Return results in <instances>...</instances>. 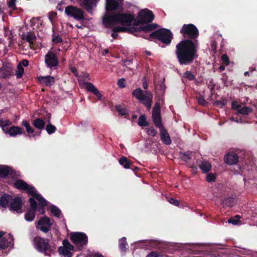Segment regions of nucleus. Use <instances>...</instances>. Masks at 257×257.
I'll return each instance as SVG.
<instances>
[{
    "label": "nucleus",
    "mask_w": 257,
    "mask_h": 257,
    "mask_svg": "<svg viewBox=\"0 0 257 257\" xmlns=\"http://www.w3.org/2000/svg\"><path fill=\"white\" fill-rule=\"evenodd\" d=\"M215 104L220 108H222L226 104V100L221 98V99L215 101Z\"/></svg>",
    "instance_id": "nucleus-46"
},
{
    "label": "nucleus",
    "mask_w": 257,
    "mask_h": 257,
    "mask_svg": "<svg viewBox=\"0 0 257 257\" xmlns=\"http://www.w3.org/2000/svg\"><path fill=\"white\" fill-rule=\"evenodd\" d=\"M24 73V69L21 66L20 64H18L16 71V76L17 78L20 79L22 77Z\"/></svg>",
    "instance_id": "nucleus-40"
},
{
    "label": "nucleus",
    "mask_w": 257,
    "mask_h": 257,
    "mask_svg": "<svg viewBox=\"0 0 257 257\" xmlns=\"http://www.w3.org/2000/svg\"><path fill=\"white\" fill-rule=\"evenodd\" d=\"M22 39L31 44H33L34 42L36 41V36L34 32H29L26 33H23L22 35Z\"/></svg>",
    "instance_id": "nucleus-27"
},
{
    "label": "nucleus",
    "mask_w": 257,
    "mask_h": 257,
    "mask_svg": "<svg viewBox=\"0 0 257 257\" xmlns=\"http://www.w3.org/2000/svg\"><path fill=\"white\" fill-rule=\"evenodd\" d=\"M16 0H10L8 2V6L10 8L15 9L16 6Z\"/></svg>",
    "instance_id": "nucleus-58"
},
{
    "label": "nucleus",
    "mask_w": 257,
    "mask_h": 257,
    "mask_svg": "<svg viewBox=\"0 0 257 257\" xmlns=\"http://www.w3.org/2000/svg\"><path fill=\"white\" fill-rule=\"evenodd\" d=\"M52 42L53 44L56 45L63 42L62 38L59 35H56L54 33L52 35Z\"/></svg>",
    "instance_id": "nucleus-41"
},
{
    "label": "nucleus",
    "mask_w": 257,
    "mask_h": 257,
    "mask_svg": "<svg viewBox=\"0 0 257 257\" xmlns=\"http://www.w3.org/2000/svg\"><path fill=\"white\" fill-rule=\"evenodd\" d=\"M62 243L63 246L58 248L59 253L66 257H72L73 254L70 251L74 250V246L66 239L63 241Z\"/></svg>",
    "instance_id": "nucleus-14"
},
{
    "label": "nucleus",
    "mask_w": 257,
    "mask_h": 257,
    "mask_svg": "<svg viewBox=\"0 0 257 257\" xmlns=\"http://www.w3.org/2000/svg\"><path fill=\"white\" fill-rule=\"evenodd\" d=\"M9 246L8 239L6 237L0 239V248L5 249Z\"/></svg>",
    "instance_id": "nucleus-45"
},
{
    "label": "nucleus",
    "mask_w": 257,
    "mask_h": 257,
    "mask_svg": "<svg viewBox=\"0 0 257 257\" xmlns=\"http://www.w3.org/2000/svg\"><path fill=\"white\" fill-rule=\"evenodd\" d=\"M0 78L7 79L14 75V66L9 62L3 63L0 68Z\"/></svg>",
    "instance_id": "nucleus-13"
},
{
    "label": "nucleus",
    "mask_w": 257,
    "mask_h": 257,
    "mask_svg": "<svg viewBox=\"0 0 257 257\" xmlns=\"http://www.w3.org/2000/svg\"><path fill=\"white\" fill-rule=\"evenodd\" d=\"M50 211L51 212L57 217H59L61 214V210L56 206L54 205H52L50 206Z\"/></svg>",
    "instance_id": "nucleus-36"
},
{
    "label": "nucleus",
    "mask_w": 257,
    "mask_h": 257,
    "mask_svg": "<svg viewBox=\"0 0 257 257\" xmlns=\"http://www.w3.org/2000/svg\"><path fill=\"white\" fill-rule=\"evenodd\" d=\"M105 11L102 23L105 27L110 28L112 27V0H106Z\"/></svg>",
    "instance_id": "nucleus-10"
},
{
    "label": "nucleus",
    "mask_w": 257,
    "mask_h": 257,
    "mask_svg": "<svg viewBox=\"0 0 257 257\" xmlns=\"http://www.w3.org/2000/svg\"><path fill=\"white\" fill-rule=\"evenodd\" d=\"M40 19V17L33 18L30 21L31 26H35Z\"/></svg>",
    "instance_id": "nucleus-57"
},
{
    "label": "nucleus",
    "mask_w": 257,
    "mask_h": 257,
    "mask_svg": "<svg viewBox=\"0 0 257 257\" xmlns=\"http://www.w3.org/2000/svg\"><path fill=\"white\" fill-rule=\"evenodd\" d=\"M36 211L29 209L25 214V219L27 221H32L35 217Z\"/></svg>",
    "instance_id": "nucleus-32"
},
{
    "label": "nucleus",
    "mask_w": 257,
    "mask_h": 257,
    "mask_svg": "<svg viewBox=\"0 0 257 257\" xmlns=\"http://www.w3.org/2000/svg\"><path fill=\"white\" fill-rule=\"evenodd\" d=\"M34 242L35 247L39 251L49 256L54 253L55 248L49 244L48 239L36 236L34 239Z\"/></svg>",
    "instance_id": "nucleus-6"
},
{
    "label": "nucleus",
    "mask_w": 257,
    "mask_h": 257,
    "mask_svg": "<svg viewBox=\"0 0 257 257\" xmlns=\"http://www.w3.org/2000/svg\"><path fill=\"white\" fill-rule=\"evenodd\" d=\"M13 196L8 193H5L0 197V205L4 207H9Z\"/></svg>",
    "instance_id": "nucleus-25"
},
{
    "label": "nucleus",
    "mask_w": 257,
    "mask_h": 257,
    "mask_svg": "<svg viewBox=\"0 0 257 257\" xmlns=\"http://www.w3.org/2000/svg\"><path fill=\"white\" fill-rule=\"evenodd\" d=\"M22 124L26 130V132L29 134H32L34 133V129L30 125L29 122L27 120H23Z\"/></svg>",
    "instance_id": "nucleus-34"
},
{
    "label": "nucleus",
    "mask_w": 257,
    "mask_h": 257,
    "mask_svg": "<svg viewBox=\"0 0 257 257\" xmlns=\"http://www.w3.org/2000/svg\"><path fill=\"white\" fill-rule=\"evenodd\" d=\"M198 103L202 106H206L207 104V102L205 100L203 96H200L197 98Z\"/></svg>",
    "instance_id": "nucleus-54"
},
{
    "label": "nucleus",
    "mask_w": 257,
    "mask_h": 257,
    "mask_svg": "<svg viewBox=\"0 0 257 257\" xmlns=\"http://www.w3.org/2000/svg\"><path fill=\"white\" fill-rule=\"evenodd\" d=\"M49 15V19L51 22H52L53 17H55L57 14L56 13L51 12Z\"/></svg>",
    "instance_id": "nucleus-64"
},
{
    "label": "nucleus",
    "mask_w": 257,
    "mask_h": 257,
    "mask_svg": "<svg viewBox=\"0 0 257 257\" xmlns=\"http://www.w3.org/2000/svg\"><path fill=\"white\" fill-rule=\"evenodd\" d=\"M119 163L125 169L132 168V167H133L132 162L125 156H123L119 159Z\"/></svg>",
    "instance_id": "nucleus-30"
},
{
    "label": "nucleus",
    "mask_w": 257,
    "mask_h": 257,
    "mask_svg": "<svg viewBox=\"0 0 257 257\" xmlns=\"http://www.w3.org/2000/svg\"><path fill=\"white\" fill-rule=\"evenodd\" d=\"M167 200L170 204L176 206H179L180 202L178 200L175 199L172 197H170L167 198Z\"/></svg>",
    "instance_id": "nucleus-50"
},
{
    "label": "nucleus",
    "mask_w": 257,
    "mask_h": 257,
    "mask_svg": "<svg viewBox=\"0 0 257 257\" xmlns=\"http://www.w3.org/2000/svg\"><path fill=\"white\" fill-rule=\"evenodd\" d=\"M123 0H113V12L116 10H123Z\"/></svg>",
    "instance_id": "nucleus-33"
},
{
    "label": "nucleus",
    "mask_w": 257,
    "mask_h": 257,
    "mask_svg": "<svg viewBox=\"0 0 257 257\" xmlns=\"http://www.w3.org/2000/svg\"><path fill=\"white\" fill-rule=\"evenodd\" d=\"M206 181L208 182H214L216 180V176L212 173H207L206 175Z\"/></svg>",
    "instance_id": "nucleus-47"
},
{
    "label": "nucleus",
    "mask_w": 257,
    "mask_h": 257,
    "mask_svg": "<svg viewBox=\"0 0 257 257\" xmlns=\"http://www.w3.org/2000/svg\"><path fill=\"white\" fill-rule=\"evenodd\" d=\"M15 188L21 191H26L30 195V192H33L36 189L34 186L29 185L26 182L22 179H17L14 183Z\"/></svg>",
    "instance_id": "nucleus-17"
},
{
    "label": "nucleus",
    "mask_w": 257,
    "mask_h": 257,
    "mask_svg": "<svg viewBox=\"0 0 257 257\" xmlns=\"http://www.w3.org/2000/svg\"><path fill=\"white\" fill-rule=\"evenodd\" d=\"M33 124L36 128L42 130L44 129L45 123L42 119L38 118L34 120Z\"/></svg>",
    "instance_id": "nucleus-31"
},
{
    "label": "nucleus",
    "mask_w": 257,
    "mask_h": 257,
    "mask_svg": "<svg viewBox=\"0 0 257 257\" xmlns=\"http://www.w3.org/2000/svg\"><path fill=\"white\" fill-rule=\"evenodd\" d=\"M156 87L158 89L162 91H164L166 89V86L164 82L163 81L159 82L156 85Z\"/></svg>",
    "instance_id": "nucleus-53"
},
{
    "label": "nucleus",
    "mask_w": 257,
    "mask_h": 257,
    "mask_svg": "<svg viewBox=\"0 0 257 257\" xmlns=\"http://www.w3.org/2000/svg\"><path fill=\"white\" fill-rule=\"evenodd\" d=\"M146 257H159V254L157 251H152Z\"/></svg>",
    "instance_id": "nucleus-59"
},
{
    "label": "nucleus",
    "mask_w": 257,
    "mask_h": 257,
    "mask_svg": "<svg viewBox=\"0 0 257 257\" xmlns=\"http://www.w3.org/2000/svg\"><path fill=\"white\" fill-rule=\"evenodd\" d=\"M191 153L190 152H185L182 155V159L183 160L185 161H187L191 159L190 156Z\"/></svg>",
    "instance_id": "nucleus-55"
},
{
    "label": "nucleus",
    "mask_w": 257,
    "mask_h": 257,
    "mask_svg": "<svg viewBox=\"0 0 257 257\" xmlns=\"http://www.w3.org/2000/svg\"><path fill=\"white\" fill-rule=\"evenodd\" d=\"M158 25L156 24L151 23V24L144 25L138 27H132L128 28L125 27H114L113 32H124L128 31L134 35H137L136 33L141 32L142 31H151L157 28Z\"/></svg>",
    "instance_id": "nucleus-5"
},
{
    "label": "nucleus",
    "mask_w": 257,
    "mask_h": 257,
    "mask_svg": "<svg viewBox=\"0 0 257 257\" xmlns=\"http://www.w3.org/2000/svg\"><path fill=\"white\" fill-rule=\"evenodd\" d=\"M184 77L189 80H193L195 78L194 75L190 71H186L184 74Z\"/></svg>",
    "instance_id": "nucleus-49"
},
{
    "label": "nucleus",
    "mask_w": 257,
    "mask_h": 257,
    "mask_svg": "<svg viewBox=\"0 0 257 257\" xmlns=\"http://www.w3.org/2000/svg\"><path fill=\"white\" fill-rule=\"evenodd\" d=\"M116 111L118 113L122 116H126L128 114L127 110L125 107L120 105H116L115 106Z\"/></svg>",
    "instance_id": "nucleus-38"
},
{
    "label": "nucleus",
    "mask_w": 257,
    "mask_h": 257,
    "mask_svg": "<svg viewBox=\"0 0 257 257\" xmlns=\"http://www.w3.org/2000/svg\"><path fill=\"white\" fill-rule=\"evenodd\" d=\"M8 123H6L3 126V130L6 134L10 135L11 137H15L17 135H24L25 136L31 137V136L26 134L24 129L18 126L13 125L10 127H8L7 126Z\"/></svg>",
    "instance_id": "nucleus-11"
},
{
    "label": "nucleus",
    "mask_w": 257,
    "mask_h": 257,
    "mask_svg": "<svg viewBox=\"0 0 257 257\" xmlns=\"http://www.w3.org/2000/svg\"><path fill=\"white\" fill-rule=\"evenodd\" d=\"M35 189L33 192H30V195L36 199L40 203V206H46L47 205V200L40 194L37 193Z\"/></svg>",
    "instance_id": "nucleus-26"
},
{
    "label": "nucleus",
    "mask_w": 257,
    "mask_h": 257,
    "mask_svg": "<svg viewBox=\"0 0 257 257\" xmlns=\"http://www.w3.org/2000/svg\"><path fill=\"white\" fill-rule=\"evenodd\" d=\"M70 239L79 250H81L88 243V237L85 233L82 232L70 233Z\"/></svg>",
    "instance_id": "nucleus-7"
},
{
    "label": "nucleus",
    "mask_w": 257,
    "mask_h": 257,
    "mask_svg": "<svg viewBox=\"0 0 257 257\" xmlns=\"http://www.w3.org/2000/svg\"><path fill=\"white\" fill-rule=\"evenodd\" d=\"M117 84L120 88H123L125 87V80L122 78L118 80Z\"/></svg>",
    "instance_id": "nucleus-52"
},
{
    "label": "nucleus",
    "mask_w": 257,
    "mask_h": 257,
    "mask_svg": "<svg viewBox=\"0 0 257 257\" xmlns=\"http://www.w3.org/2000/svg\"><path fill=\"white\" fill-rule=\"evenodd\" d=\"M81 7L85 9L89 13H92L93 7L96 6L98 0H78Z\"/></svg>",
    "instance_id": "nucleus-20"
},
{
    "label": "nucleus",
    "mask_w": 257,
    "mask_h": 257,
    "mask_svg": "<svg viewBox=\"0 0 257 257\" xmlns=\"http://www.w3.org/2000/svg\"><path fill=\"white\" fill-rule=\"evenodd\" d=\"M173 38L171 31L168 29L161 28L155 30L149 35V40L156 39L161 41L166 45H169Z\"/></svg>",
    "instance_id": "nucleus-2"
},
{
    "label": "nucleus",
    "mask_w": 257,
    "mask_h": 257,
    "mask_svg": "<svg viewBox=\"0 0 257 257\" xmlns=\"http://www.w3.org/2000/svg\"><path fill=\"white\" fill-rule=\"evenodd\" d=\"M38 79L41 83L46 86H51L55 83V78L49 75L38 77Z\"/></svg>",
    "instance_id": "nucleus-24"
},
{
    "label": "nucleus",
    "mask_w": 257,
    "mask_h": 257,
    "mask_svg": "<svg viewBox=\"0 0 257 257\" xmlns=\"http://www.w3.org/2000/svg\"><path fill=\"white\" fill-rule=\"evenodd\" d=\"M149 31H142L141 32H138L136 33L137 35H135L136 36H140L144 38H145L146 39L149 40V35H147V34H145L146 32H148Z\"/></svg>",
    "instance_id": "nucleus-56"
},
{
    "label": "nucleus",
    "mask_w": 257,
    "mask_h": 257,
    "mask_svg": "<svg viewBox=\"0 0 257 257\" xmlns=\"http://www.w3.org/2000/svg\"><path fill=\"white\" fill-rule=\"evenodd\" d=\"M238 113L244 115H247L249 112L252 111V109L250 107L247 106H244L241 107L240 106H238Z\"/></svg>",
    "instance_id": "nucleus-37"
},
{
    "label": "nucleus",
    "mask_w": 257,
    "mask_h": 257,
    "mask_svg": "<svg viewBox=\"0 0 257 257\" xmlns=\"http://www.w3.org/2000/svg\"><path fill=\"white\" fill-rule=\"evenodd\" d=\"M180 33L184 38L188 39L181 40L176 45L175 55L180 65H189L198 56L199 41L197 38L199 32L194 24H189L183 25Z\"/></svg>",
    "instance_id": "nucleus-1"
},
{
    "label": "nucleus",
    "mask_w": 257,
    "mask_h": 257,
    "mask_svg": "<svg viewBox=\"0 0 257 257\" xmlns=\"http://www.w3.org/2000/svg\"><path fill=\"white\" fill-rule=\"evenodd\" d=\"M147 134L152 137H155L157 134V131L154 128L153 126H150L147 128Z\"/></svg>",
    "instance_id": "nucleus-48"
},
{
    "label": "nucleus",
    "mask_w": 257,
    "mask_h": 257,
    "mask_svg": "<svg viewBox=\"0 0 257 257\" xmlns=\"http://www.w3.org/2000/svg\"><path fill=\"white\" fill-rule=\"evenodd\" d=\"M132 95L146 107L150 109L153 103V94L148 91H144L141 88H136L132 92Z\"/></svg>",
    "instance_id": "nucleus-4"
},
{
    "label": "nucleus",
    "mask_w": 257,
    "mask_h": 257,
    "mask_svg": "<svg viewBox=\"0 0 257 257\" xmlns=\"http://www.w3.org/2000/svg\"><path fill=\"white\" fill-rule=\"evenodd\" d=\"M122 62L123 63V64L126 66H129L133 63L132 60H127V59H124L122 60Z\"/></svg>",
    "instance_id": "nucleus-62"
},
{
    "label": "nucleus",
    "mask_w": 257,
    "mask_h": 257,
    "mask_svg": "<svg viewBox=\"0 0 257 257\" xmlns=\"http://www.w3.org/2000/svg\"><path fill=\"white\" fill-rule=\"evenodd\" d=\"M136 18L135 16L129 13H116L113 12V24L118 23L124 26L130 27L132 25L137 26L136 24Z\"/></svg>",
    "instance_id": "nucleus-3"
},
{
    "label": "nucleus",
    "mask_w": 257,
    "mask_h": 257,
    "mask_svg": "<svg viewBox=\"0 0 257 257\" xmlns=\"http://www.w3.org/2000/svg\"><path fill=\"white\" fill-rule=\"evenodd\" d=\"M236 203L235 199L233 197H224L221 200V204L223 207L233 206Z\"/></svg>",
    "instance_id": "nucleus-28"
},
{
    "label": "nucleus",
    "mask_w": 257,
    "mask_h": 257,
    "mask_svg": "<svg viewBox=\"0 0 257 257\" xmlns=\"http://www.w3.org/2000/svg\"><path fill=\"white\" fill-rule=\"evenodd\" d=\"M8 175H11L12 178L16 177V171L8 166L0 165V178H5Z\"/></svg>",
    "instance_id": "nucleus-18"
},
{
    "label": "nucleus",
    "mask_w": 257,
    "mask_h": 257,
    "mask_svg": "<svg viewBox=\"0 0 257 257\" xmlns=\"http://www.w3.org/2000/svg\"><path fill=\"white\" fill-rule=\"evenodd\" d=\"M238 157L236 153L232 152L228 153L224 157L225 162L229 165L236 164L238 162Z\"/></svg>",
    "instance_id": "nucleus-23"
},
{
    "label": "nucleus",
    "mask_w": 257,
    "mask_h": 257,
    "mask_svg": "<svg viewBox=\"0 0 257 257\" xmlns=\"http://www.w3.org/2000/svg\"><path fill=\"white\" fill-rule=\"evenodd\" d=\"M228 76H227L226 73L222 74V77L221 78V80H222L223 83L226 85L227 82Z\"/></svg>",
    "instance_id": "nucleus-63"
},
{
    "label": "nucleus",
    "mask_w": 257,
    "mask_h": 257,
    "mask_svg": "<svg viewBox=\"0 0 257 257\" xmlns=\"http://www.w3.org/2000/svg\"><path fill=\"white\" fill-rule=\"evenodd\" d=\"M239 218L240 216L236 215L234 217H230L229 218L228 220V222L234 225H236L239 223V222H240V221L239 220Z\"/></svg>",
    "instance_id": "nucleus-44"
},
{
    "label": "nucleus",
    "mask_w": 257,
    "mask_h": 257,
    "mask_svg": "<svg viewBox=\"0 0 257 257\" xmlns=\"http://www.w3.org/2000/svg\"><path fill=\"white\" fill-rule=\"evenodd\" d=\"M126 239L125 237H122L119 240V247L121 251L125 252L127 250L126 245H127Z\"/></svg>",
    "instance_id": "nucleus-35"
},
{
    "label": "nucleus",
    "mask_w": 257,
    "mask_h": 257,
    "mask_svg": "<svg viewBox=\"0 0 257 257\" xmlns=\"http://www.w3.org/2000/svg\"><path fill=\"white\" fill-rule=\"evenodd\" d=\"M45 63L49 68L57 67L59 61L56 54L52 51H49L45 56Z\"/></svg>",
    "instance_id": "nucleus-15"
},
{
    "label": "nucleus",
    "mask_w": 257,
    "mask_h": 257,
    "mask_svg": "<svg viewBox=\"0 0 257 257\" xmlns=\"http://www.w3.org/2000/svg\"><path fill=\"white\" fill-rule=\"evenodd\" d=\"M45 207V206L39 205V206L38 207L37 210H38V211L39 212V213H41V214H44L45 213V209H44Z\"/></svg>",
    "instance_id": "nucleus-61"
},
{
    "label": "nucleus",
    "mask_w": 257,
    "mask_h": 257,
    "mask_svg": "<svg viewBox=\"0 0 257 257\" xmlns=\"http://www.w3.org/2000/svg\"><path fill=\"white\" fill-rule=\"evenodd\" d=\"M155 16L153 12L147 9H145L141 10L136 18V22L137 26L141 24H145L146 25H149L148 24L152 22L154 19Z\"/></svg>",
    "instance_id": "nucleus-9"
},
{
    "label": "nucleus",
    "mask_w": 257,
    "mask_h": 257,
    "mask_svg": "<svg viewBox=\"0 0 257 257\" xmlns=\"http://www.w3.org/2000/svg\"><path fill=\"white\" fill-rule=\"evenodd\" d=\"M36 227L41 230L42 232L47 233L50 229L52 225L50 218L47 216H44L40 218L37 222Z\"/></svg>",
    "instance_id": "nucleus-16"
},
{
    "label": "nucleus",
    "mask_w": 257,
    "mask_h": 257,
    "mask_svg": "<svg viewBox=\"0 0 257 257\" xmlns=\"http://www.w3.org/2000/svg\"><path fill=\"white\" fill-rule=\"evenodd\" d=\"M29 203L31 207V210L36 211L38 208V204L34 197H31L29 198Z\"/></svg>",
    "instance_id": "nucleus-42"
},
{
    "label": "nucleus",
    "mask_w": 257,
    "mask_h": 257,
    "mask_svg": "<svg viewBox=\"0 0 257 257\" xmlns=\"http://www.w3.org/2000/svg\"><path fill=\"white\" fill-rule=\"evenodd\" d=\"M221 60L223 64L228 66L229 64L230 61L228 56L226 54H223L221 56Z\"/></svg>",
    "instance_id": "nucleus-51"
},
{
    "label": "nucleus",
    "mask_w": 257,
    "mask_h": 257,
    "mask_svg": "<svg viewBox=\"0 0 257 257\" xmlns=\"http://www.w3.org/2000/svg\"><path fill=\"white\" fill-rule=\"evenodd\" d=\"M199 167L203 173H206L210 171L212 166L208 161H204L201 162Z\"/></svg>",
    "instance_id": "nucleus-29"
},
{
    "label": "nucleus",
    "mask_w": 257,
    "mask_h": 257,
    "mask_svg": "<svg viewBox=\"0 0 257 257\" xmlns=\"http://www.w3.org/2000/svg\"><path fill=\"white\" fill-rule=\"evenodd\" d=\"M159 129L160 131V138L162 142L165 145H170L171 144V140L167 130L164 126L162 127Z\"/></svg>",
    "instance_id": "nucleus-22"
},
{
    "label": "nucleus",
    "mask_w": 257,
    "mask_h": 257,
    "mask_svg": "<svg viewBox=\"0 0 257 257\" xmlns=\"http://www.w3.org/2000/svg\"><path fill=\"white\" fill-rule=\"evenodd\" d=\"M65 14L77 21L86 20L84 12L81 9L73 6H69L65 9Z\"/></svg>",
    "instance_id": "nucleus-8"
},
{
    "label": "nucleus",
    "mask_w": 257,
    "mask_h": 257,
    "mask_svg": "<svg viewBox=\"0 0 257 257\" xmlns=\"http://www.w3.org/2000/svg\"><path fill=\"white\" fill-rule=\"evenodd\" d=\"M152 119L154 125L157 127L160 128L164 127L162 123V118L161 115V107L159 103L157 102L152 110Z\"/></svg>",
    "instance_id": "nucleus-12"
},
{
    "label": "nucleus",
    "mask_w": 257,
    "mask_h": 257,
    "mask_svg": "<svg viewBox=\"0 0 257 257\" xmlns=\"http://www.w3.org/2000/svg\"><path fill=\"white\" fill-rule=\"evenodd\" d=\"M18 64H20L22 67H26L28 66L29 65V61L26 59H24L21 62H20Z\"/></svg>",
    "instance_id": "nucleus-60"
},
{
    "label": "nucleus",
    "mask_w": 257,
    "mask_h": 257,
    "mask_svg": "<svg viewBox=\"0 0 257 257\" xmlns=\"http://www.w3.org/2000/svg\"><path fill=\"white\" fill-rule=\"evenodd\" d=\"M22 199L21 197H17L13 198L11 204L9 205V209L12 211H17L18 213H22Z\"/></svg>",
    "instance_id": "nucleus-19"
},
{
    "label": "nucleus",
    "mask_w": 257,
    "mask_h": 257,
    "mask_svg": "<svg viewBox=\"0 0 257 257\" xmlns=\"http://www.w3.org/2000/svg\"><path fill=\"white\" fill-rule=\"evenodd\" d=\"M46 130L49 135L54 133L56 131V127L51 123H49L46 127Z\"/></svg>",
    "instance_id": "nucleus-43"
},
{
    "label": "nucleus",
    "mask_w": 257,
    "mask_h": 257,
    "mask_svg": "<svg viewBox=\"0 0 257 257\" xmlns=\"http://www.w3.org/2000/svg\"><path fill=\"white\" fill-rule=\"evenodd\" d=\"M138 124L141 126H147L149 125V123L147 121L146 117L145 115H142L139 117Z\"/></svg>",
    "instance_id": "nucleus-39"
},
{
    "label": "nucleus",
    "mask_w": 257,
    "mask_h": 257,
    "mask_svg": "<svg viewBox=\"0 0 257 257\" xmlns=\"http://www.w3.org/2000/svg\"><path fill=\"white\" fill-rule=\"evenodd\" d=\"M84 85L88 91L93 93L98 100L101 99L102 95L92 83L86 82L84 83Z\"/></svg>",
    "instance_id": "nucleus-21"
}]
</instances>
